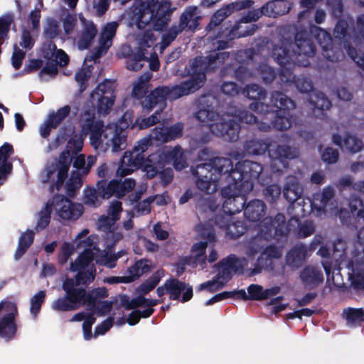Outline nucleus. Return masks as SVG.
Returning a JSON list of instances; mask_svg holds the SVG:
<instances>
[{
	"label": "nucleus",
	"instance_id": "nucleus-31",
	"mask_svg": "<svg viewBox=\"0 0 364 364\" xmlns=\"http://www.w3.org/2000/svg\"><path fill=\"white\" fill-rule=\"evenodd\" d=\"M80 20L83 24V30L77 40V44L80 50H83L88 47L95 37L97 28L92 22L87 21L82 17H80Z\"/></svg>",
	"mask_w": 364,
	"mask_h": 364
},
{
	"label": "nucleus",
	"instance_id": "nucleus-22",
	"mask_svg": "<svg viewBox=\"0 0 364 364\" xmlns=\"http://www.w3.org/2000/svg\"><path fill=\"white\" fill-rule=\"evenodd\" d=\"M201 237L206 240L205 242H196L191 249V259H194L195 263L204 262L206 258L205 249L208 247V243L215 241V235L211 228H206L203 225H200L197 228Z\"/></svg>",
	"mask_w": 364,
	"mask_h": 364
},
{
	"label": "nucleus",
	"instance_id": "nucleus-59",
	"mask_svg": "<svg viewBox=\"0 0 364 364\" xmlns=\"http://www.w3.org/2000/svg\"><path fill=\"white\" fill-rule=\"evenodd\" d=\"M322 159L328 164L335 163L338 157V153L332 148H326L321 153Z\"/></svg>",
	"mask_w": 364,
	"mask_h": 364
},
{
	"label": "nucleus",
	"instance_id": "nucleus-8",
	"mask_svg": "<svg viewBox=\"0 0 364 364\" xmlns=\"http://www.w3.org/2000/svg\"><path fill=\"white\" fill-rule=\"evenodd\" d=\"M176 9L168 0H153L146 6L141 5L136 9L137 27L139 29L145 26L161 30L169 21L170 14Z\"/></svg>",
	"mask_w": 364,
	"mask_h": 364
},
{
	"label": "nucleus",
	"instance_id": "nucleus-44",
	"mask_svg": "<svg viewBox=\"0 0 364 364\" xmlns=\"http://www.w3.org/2000/svg\"><path fill=\"white\" fill-rule=\"evenodd\" d=\"M307 255V251L303 245H299L291 250L287 256L289 264L297 266Z\"/></svg>",
	"mask_w": 364,
	"mask_h": 364
},
{
	"label": "nucleus",
	"instance_id": "nucleus-7",
	"mask_svg": "<svg viewBox=\"0 0 364 364\" xmlns=\"http://www.w3.org/2000/svg\"><path fill=\"white\" fill-rule=\"evenodd\" d=\"M359 220H363L364 222V210L358 212ZM364 229L359 231L358 237L360 240V245L363 247V252L355 253L353 255L350 262L346 260V256L340 254L338 247H342L343 244L339 242L335 245L333 252V259L336 260L338 269H342L346 267L348 279L351 284L357 289L364 288V262H360L364 258Z\"/></svg>",
	"mask_w": 364,
	"mask_h": 364
},
{
	"label": "nucleus",
	"instance_id": "nucleus-39",
	"mask_svg": "<svg viewBox=\"0 0 364 364\" xmlns=\"http://www.w3.org/2000/svg\"><path fill=\"white\" fill-rule=\"evenodd\" d=\"M102 186H105V183H98L97 190L88 188L84 191L83 202L85 204L92 207H97L100 204V197L104 198L100 189Z\"/></svg>",
	"mask_w": 364,
	"mask_h": 364
},
{
	"label": "nucleus",
	"instance_id": "nucleus-2",
	"mask_svg": "<svg viewBox=\"0 0 364 364\" xmlns=\"http://www.w3.org/2000/svg\"><path fill=\"white\" fill-rule=\"evenodd\" d=\"M229 171L230 173L228 176L234 180L235 183L223 188L222 195L225 200L223 211L225 215L218 216L215 223L224 229L227 235L234 237H238L242 232L235 230L236 225H228V223L231 220V215L240 212L244 208L245 195L252 189V183L250 180L259 176L262 171L261 166L246 161L238 164L236 168L232 170L229 159L216 158L209 164H200L196 167V184L201 191L211 193L217 188V181Z\"/></svg>",
	"mask_w": 364,
	"mask_h": 364
},
{
	"label": "nucleus",
	"instance_id": "nucleus-9",
	"mask_svg": "<svg viewBox=\"0 0 364 364\" xmlns=\"http://www.w3.org/2000/svg\"><path fill=\"white\" fill-rule=\"evenodd\" d=\"M306 33H298L296 35V43L288 41L282 43V46L274 48L273 56L278 63L283 65L292 60L299 64L306 66L309 63L299 59L302 55L310 57L314 53V47L311 41L304 37Z\"/></svg>",
	"mask_w": 364,
	"mask_h": 364
},
{
	"label": "nucleus",
	"instance_id": "nucleus-36",
	"mask_svg": "<svg viewBox=\"0 0 364 364\" xmlns=\"http://www.w3.org/2000/svg\"><path fill=\"white\" fill-rule=\"evenodd\" d=\"M301 188L299 186L297 179L294 176L287 178L284 188V196L290 203H295L300 197Z\"/></svg>",
	"mask_w": 364,
	"mask_h": 364
},
{
	"label": "nucleus",
	"instance_id": "nucleus-45",
	"mask_svg": "<svg viewBox=\"0 0 364 364\" xmlns=\"http://www.w3.org/2000/svg\"><path fill=\"white\" fill-rule=\"evenodd\" d=\"M95 157L89 156L87 159L85 160V156L79 154L75 157L74 161V167L80 171L82 173H87L90 168L95 163Z\"/></svg>",
	"mask_w": 364,
	"mask_h": 364
},
{
	"label": "nucleus",
	"instance_id": "nucleus-10",
	"mask_svg": "<svg viewBox=\"0 0 364 364\" xmlns=\"http://www.w3.org/2000/svg\"><path fill=\"white\" fill-rule=\"evenodd\" d=\"M291 6V3L287 0H273L269 1L262 7L261 10L250 11L247 15L242 18L239 24L242 23H247L248 22L255 21L259 19L262 14L269 17H276L277 16L286 14L290 11ZM240 28L241 26L238 25L231 31V35L232 37L249 36L252 34L255 30V26L251 25L248 26V30H246L244 32L241 31L239 33H235L236 30H238Z\"/></svg>",
	"mask_w": 364,
	"mask_h": 364
},
{
	"label": "nucleus",
	"instance_id": "nucleus-3",
	"mask_svg": "<svg viewBox=\"0 0 364 364\" xmlns=\"http://www.w3.org/2000/svg\"><path fill=\"white\" fill-rule=\"evenodd\" d=\"M88 233L89 230L84 229L72 242H65L61 247L58 256V262L61 264H65L69 257L76 251L82 250V252L75 262H71L70 264V270L77 272L76 280L68 279L64 282L63 288L66 293L65 296L60 297L52 302L51 308L54 311L75 310L85 302V290L77 286L93 281L95 273V269L92 262L93 259L101 265L113 268L117 259L122 256L119 252L117 255H112L105 251L102 252L96 249L97 237L95 235L87 237Z\"/></svg>",
	"mask_w": 364,
	"mask_h": 364
},
{
	"label": "nucleus",
	"instance_id": "nucleus-54",
	"mask_svg": "<svg viewBox=\"0 0 364 364\" xmlns=\"http://www.w3.org/2000/svg\"><path fill=\"white\" fill-rule=\"evenodd\" d=\"M35 43L33 36L27 29L22 31L19 45L25 49H31Z\"/></svg>",
	"mask_w": 364,
	"mask_h": 364
},
{
	"label": "nucleus",
	"instance_id": "nucleus-28",
	"mask_svg": "<svg viewBox=\"0 0 364 364\" xmlns=\"http://www.w3.org/2000/svg\"><path fill=\"white\" fill-rule=\"evenodd\" d=\"M227 266H218L217 267V277L211 281L200 284L199 289H207L213 292L221 289L230 278V271Z\"/></svg>",
	"mask_w": 364,
	"mask_h": 364
},
{
	"label": "nucleus",
	"instance_id": "nucleus-15",
	"mask_svg": "<svg viewBox=\"0 0 364 364\" xmlns=\"http://www.w3.org/2000/svg\"><path fill=\"white\" fill-rule=\"evenodd\" d=\"M254 146L255 147L253 149L255 154H262L269 149V154L272 160V168L277 171H280L282 168L286 167L285 159L294 157V154L287 146H279L276 144H271L268 146L263 142H255Z\"/></svg>",
	"mask_w": 364,
	"mask_h": 364
},
{
	"label": "nucleus",
	"instance_id": "nucleus-30",
	"mask_svg": "<svg viewBox=\"0 0 364 364\" xmlns=\"http://www.w3.org/2000/svg\"><path fill=\"white\" fill-rule=\"evenodd\" d=\"M251 1H242L232 3L219 9L212 17L210 24L217 26L220 24L225 18L232 14L235 10H241L252 5Z\"/></svg>",
	"mask_w": 364,
	"mask_h": 364
},
{
	"label": "nucleus",
	"instance_id": "nucleus-29",
	"mask_svg": "<svg viewBox=\"0 0 364 364\" xmlns=\"http://www.w3.org/2000/svg\"><path fill=\"white\" fill-rule=\"evenodd\" d=\"M311 33L314 34L322 48L325 50V53L323 55L326 58L331 61H336L342 58L343 55L340 53L336 56L331 54V53H333V50H330L329 48L331 46L332 39L326 31L322 30L317 26H314L311 28Z\"/></svg>",
	"mask_w": 364,
	"mask_h": 364
},
{
	"label": "nucleus",
	"instance_id": "nucleus-46",
	"mask_svg": "<svg viewBox=\"0 0 364 364\" xmlns=\"http://www.w3.org/2000/svg\"><path fill=\"white\" fill-rule=\"evenodd\" d=\"M55 213L54 210L48 207V203L45 208L38 213L36 230L37 231L44 229L49 223L50 215Z\"/></svg>",
	"mask_w": 364,
	"mask_h": 364
},
{
	"label": "nucleus",
	"instance_id": "nucleus-20",
	"mask_svg": "<svg viewBox=\"0 0 364 364\" xmlns=\"http://www.w3.org/2000/svg\"><path fill=\"white\" fill-rule=\"evenodd\" d=\"M272 102L277 110V118L273 126L277 129H287L291 127V122L289 114L286 115L285 110H289L294 107V102L285 95L277 92L273 95Z\"/></svg>",
	"mask_w": 364,
	"mask_h": 364
},
{
	"label": "nucleus",
	"instance_id": "nucleus-5",
	"mask_svg": "<svg viewBox=\"0 0 364 364\" xmlns=\"http://www.w3.org/2000/svg\"><path fill=\"white\" fill-rule=\"evenodd\" d=\"M82 145V136H75L69 141L67 150L61 154L59 160L49 164L42 172V181L50 183L52 188L59 189L67 178L73 155L81 150Z\"/></svg>",
	"mask_w": 364,
	"mask_h": 364
},
{
	"label": "nucleus",
	"instance_id": "nucleus-4",
	"mask_svg": "<svg viewBox=\"0 0 364 364\" xmlns=\"http://www.w3.org/2000/svg\"><path fill=\"white\" fill-rule=\"evenodd\" d=\"M149 140L144 139L137 143L132 152H125L122 159L117 175L124 176L132 173L138 167H141L148 178H152L157 173L161 174L163 181L169 183L173 178L171 169L161 171L162 166L173 162L176 169L186 167L183 154L179 147H165L161 151L150 155L145 161L141 154L147 149Z\"/></svg>",
	"mask_w": 364,
	"mask_h": 364
},
{
	"label": "nucleus",
	"instance_id": "nucleus-60",
	"mask_svg": "<svg viewBox=\"0 0 364 364\" xmlns=\"http://www.w3.org/2000/svg\"><path fill=\"white\" fill-rule=\"evenodd\" d=\"M281 194V189L277 185H272L264 191V196L269 201H273L279 198Z\"/></svg>",
	"mask_w": 364,
	"mask_h": 364
},
{
	"label": "nucleus",
	"instance_id": "nucleus-19",
	"mask_svg": "<svg viewBox=\"0 0 364 364\" xmlns=\"http://www.w3.org/2000/svg\"><path fill=\"white\" fill-rule=\"evenodd\" d=\"M333 196V189L331 188H326L323 189V191L321 193L316 194L312 201L308 200V202L305 203L306 208H302L300 203L295 204L294 205V208L296 210L298 216L299 215V211H302V216H305L314 210H316L318 213L321 211H333V204L330 202V199Z\"/></svg>",
	"mask_w": 364,
	"mask_h": 364
},
{
	"label": "nucleus",
	"instance_id": "nucleus-41",
	"mask_svg": "<svg viewBox=\"0 0 364 364\" xmlns=\"http://www.w3.org/2000/svg\"><path fill=\"white\" fill-rule=\"evenodd\" d=\"M151 264L146 260H140L136 262L129 270L127 279H130V282L139 277L143 274L149 271Z\"/></svg>",
	"mask_w": 364,
	"mask_h": 364
},
{
	"label": "nucleus",
	"instance_id": "nucleus-50",
	"mask_svg": "<svg viewBox=\"0 0 364 364\" xmlns=\"http://www.w3.org/2000/svg\"><path fill=\"white\" fill-rule=\"evenodd\" d=\"M13 18L12 14H6L0 18V43L4 39L7 38Z\"/></svg>",
	"mask_w": 364,
	"mask_h": 364
},
{
	"label": "nucleus",
	"instance_id": "nucleus-25",
	"mask_svg": "<svg viewBox=\"0 0 364 364\" xmlns=\"http://www.w3.org/2000/svg\"><path fill=\"white\" fill-rule=\"evenodd\" d=\"M117 26L118 25L116 22L108 23L104 26L100 37V46L93 56L94 60L100 58L103 53H106L112 46V38L115 35Z\"/></svg>",
	"mask_w": 364,
	"mask_h": 364
},
{
	"label": "nucleus",
	"instance_id": "nucleus-32",
	"mask_svg": "<svg viewBox=\"0 0 364 364\" xmlns=\"http://www.w3.org/2000/svg\"><path fill=\"white\" fill-rule=\"evenodd\" d=\"M12 152V146L8 143H5L0 148V185L3 183L11 171L12 165L8 162V159Z\"/></svg>",
	"mask_w": 364,
	"mask_h": 364
},
{
	"label": "nucleus",
	"instance_id": "nucleus-61",
	"mask_svg": "<svg viewBox=\"0 0 364 364\" xmlns=\"http://www.w3.org/2000/svg\"><path fill=\"white\" fill-rule=\"evenodd\" d=\"M154 33L150 31H147L140 39L139 48L142 50L145 47H151L154 43Z\"/></svg>",
	"mask_w": 364,
	"mask_h": 364
},
{
	"label": "nucleus",
	"instance_id": "nucleus-38",
	"mask_svg": "<svg viewBox=\"0 0 364 364\" xmlns=\"http://www.w3.org/2000/svg\"><path fill=\"white\" fill-rule=\"evenodd\" d=\"M84 320L82 324L83 336L85 340H90L92 338L91 327L95 321V318L92 316H87L85 313L81 312L75 314L70 321H81Z\"/></svg>",
	"mask_w": 364,
	"mask_h": 364
},
{
	"label": "nucleus",
	"instance_id": "nucleus-26",
	"mask_svg": "<svg viewBox=\"0 0 364 364\" xmlns=\"http://www.w3.org/2000/svg\"><path fill=\"white\" fill-rule=\"evenodd\" d=\"M346 23L345 21L338 22L334 29V35L336 39H341V38H344L343 41V46L348 53V55L350 58L361 68H364V53L360 51H357L354 48H350L346 46V42L348 38H346Z\"/></svg>",
	"mask_w": 364,
	"mask_h": 364
},
{
	"label": "nucleus",
	"instance_id": "nucleus-37",
	"mask_svg": "<svg viewBox=\"0 0 364 364\" xmlns=\"http://www.w3.org/2000/svg\"><path fill=\"white\" fill-rule=\"evenodd\" d=\"M43 54L45 58L48 59L55 58V61L60 66L65 65L69 60L68 55L61 49H56L53 43H49L47 48H43Z\"/></svg>",
	"mask_w": 364,
	"mask_h": 364
},
{
	"label": "nucleus",
	"instance_id": "nucleus-33",
	"mask_svg": "<svg viewBox=\"0 0 364 364\" xmlns=\"http://www.w3.org/2000/svg\"><path fill=\"white\" fill-rule=\"evenodd\" d=\"M300 277L305 286L312 288L323 282V274L318 268L314 266L306 267L301 273Z\"/></svg>",
	"mask_w": 364,
	"mask_h": 364
},
{
	"label": "nucleus",
	"instance_id": "nucleus-6",
	"mask_svg": "<svg viewBox=\"0 0 364 364\" xmlns=\"http://www.w3.org/2000/svg\"><path fill=\"white\" fill-rule=\"evenodd\" d=\"M264 255L278 258L282 255V251L274 247H267L262 251L257 247H251L247 252V258L238 259L235 256H230L218 266H227L228 269L230 271V276L232 272L242 273L245 269L250 271V275H253L260 272Z\"/></svg>",
	"mask_w": 364,
	"mask_h": 364
},
{
	"label": "nucleus",
	"instance_id": "nucleus-56",
	"mask_svg": "<svg viewBox=\"0 0 364 364\" xmlns=\"http://www.w3.org/2000/svg\"><path fill=\"white\" fill-rule=\"evenodd\" d=\"M62 22L65 34L69 35L75 28L76 18L71 14H67L65 17L62 19Z\"/></svg>",
	"mask_w": 364,
	"mask_h": 364
},
{
	"label": "nucleus",
	"instance_id": "nucleus-11",
	"mask_svg": "<svg viewBox=\"0 0 364 364\" xmlns=\"http://www.w3.org/2000/svg\"><path fill=\"white\" fill-rule=\"evenodd\" d=\"M198 120L207 123L211 131L217 135L223 136L229 141L237 139V126L228 125L227 115L219 117L213 110L202 109L196 114Z\"/></svg>",
	"mask_w": 364,
	"mask_h": 364
},
{
	"label": "nucleus",
	"instance_id": "nucleus-17",
	"mask_svg": "<svg viewBox=\"0 0 364 364\" xmlns=\"http://www.w3.org/2000/svg\"><path fill=\"white\" fill-rule=\"evenodd\" d=\"M285 218L282 214H278L274 220L272 219H265L260 225V237L268 239L272 237V231L275 236H279L285 234L287 231L292 230L296 225L299 226V220L297 218H292L286 227Z\"/></svg>",
	"mask_w": 364,
	"mask_h": 364
},
{
	"label": "nucleus",
	"instance_id": "nucleus-52",
	"mask_svg": "<svg viewBox=\"0 0 364 364\" xmlns=\"http://www.w3.org/2000/svg\"><path fill=\"white\" fill-rule=\"evenodd\" d=\"M59 33V26L56 21L48 19L44 27V34L47 38H53Z\"/></svg>",
	"mask_w": 364,
	"mask_h": 364
},
{
	"label": "nucleus",
	"instance_id": "nucleus-64",
	"mask_svg": "<svg viewBox=\"0 0 364 364\" xmlns=\"http://www.w3.org/2000/svg\"><path fill=\"white\" fill-rule=\"evenodd\" d=\"M113 320L108 318L97 326L95 328V336L105 334L112 326Z\"/></svg>",
	"mask_w": 364,
	"mask_h": 364
},
{
	"label": "nucleus",
	"instance_id": "nucleus-57",
	"mask_svg": "<svg viewBox=\"0 0 364 364\" xmlns=\"http://www.w3.org/2000/svg\"><path fill=\"white\" fill-rule=\"evenodd\" d=\"M58 125L53 122V119L48 117L47 119L40 127V134L46 138L50 134L51 129L55 128Z\"/></svg>",
	"mask_w": 364,
	"mask_h": 364
},
{
	"label": "nucleus",
	"instance_id": "nucleus-42",
	"mask_svg": "<svg viewBox=\"0 0 364 364\" xmlns=\"http://www.w3.org/2000/svg\"><path fill=\"white\" fill-rule=\"evenodd\" d=\"M265 205L261 200H255L250 203L245 210V214L251 220H256L259 218L264 213Z\"/></svg>",
	"mask_w": 364,
	"mask_h": 364
},
{
	"label": "nucleus",
	"instance_id": "nucleus-13",
	"mask_svg": "<svg viewBox=\"0 0 364 364\" xmlns=\"http://www.w3.org/2000/svg\"><path fill=\"white\" fill-rule=\"evenodd\" d=\"M199 15L198 9L195 6H190L181 15L180 24L178 26L172 27L168 32L164 35L162 41L159 46L160 52H163L164 48L168 46L176 36L183 29L188 28L194 30L198 26Z\"/></svg>",
	"mask_w": 364,
	"mask_h": 364
},
{
	"label": "nucleus",
	"instance_id": "nucleus-51",
	"mask_svg": "<svg viewBox=\"0 0 364 364\" xmlns=\"http://www.w3.org/2000/svg\"><path fill=\"white\" fill-rule=\"evenodd\" d=\"M310 100L320 109H326L331 106V102L322 93H312Z\"/></svg>",
	"mask_w": 364,
	"mask_h": 364
},
{
	"label": "nucleus",
	"instance_id": "nucleus-49",
	"mask_svg": "<svg viewBox=\"0 0 364 364\" xmlns=\"http://www.w3.org/2000/svg\"><path fill=\"white\" fill-rule=\"evenodd\" d=\"M236 119H239L242 122H245L247 124H252L256 122V117L252 114H249L245 111L240 112V114L237 116H230L227 115V121L228 120V125L232 124L233 126H238L237 123L232 124V121L234 122ZM239 129V127H237V130Z\"/></svg>",
	"mask_w": 364,
	"mask_h": 364
},
{
	"label": "nucleus",
	"instance_id": "nucleus-1",
	"mask_svg": "<svg viewBox=\"0 0 364 364\" xmlns=\"http://www.w3.org/2000/svg\"><path fill=\"white\" fill-rule=\"evenodd\" d=\"M228 57L225 52L212 54L208 59L203 57L196 58L192 65V77L191 80L181 82L172 88L162 87L156 88L145 99L141 100L143 109L147 112L158 107L155 112L148 117H139L132 124L134 115L132 112H127L119 122V124H110L105 126L101 122L93 121L94 110L85 112L81 118L83 130L90 129V141L95 150L106 151L109 148L113 152L125 149L127 146V133L125 129L132 124V127L140 129H146L161 119L160 112L165 107V100H176L187 95L201 87L205 80V70H213L221 65Z\"/></svg>",
	"mask_w": 364,
	"mask_h": 364
},
{
	"label": "nucleus",
	"instance_id": "nucleus-47",
	"mask_svg": "<svg viewBox=\"0 0 364 364\" xmlns=\"http://www.w3.org/2000/svg\"><path fill=\"white\" fill-rule=\"evenodd\" d=\"M45 297L46 292L43 291H38L31 297L30 311L33 317H36L39 312Z\"/></svg>",
	"mask_w": 364,
	"mask_h": 364
},
{
	"label": "nucleus",
	"instance_id": "nucleus-40",
	"mask_svg": "<svg viewBox=\"0 0 364 364\" xmlns=\"http://www.w3.org/2000/svg\"><path fill=\"white\" fill-rule=\"evenodd\" d=\"M151 78L150 73H145L141 75L133 85L132 95L138 98L142 99L148 90V82ZM145 97L144 98V100Z\"/></svg>",
	"mask_w": 364,
	"mask_h": 364
},
{
	"label": "nucleus",
	"instance_id": "nucleus-18",
	"mask_svg": "<svg viewBox=\"0 0 364 364\" xmlns=\"http://www.w3.org/2000/svg\"><path fill=\"white\" fill-rule=\"evenodd\" d=\"M90 97L92 107H97L100 113L107 114L112 107L115 98L112 82L106 81L100 84Z\"/></svg>",
	"mask_w": 364,
	"mask_h": 364
},
{
	"label": "nucleus",
	"instance_id": "nucleus-48",
	"mask_svg": "<svg viewBox=\"0 0 364 364\" xmlns=\"http://www.w3.org/2000/svg\"><path fill=\"white\" fill-rule=\"evenodd\" d=\"M344 314L349 323L364 321V311L361 309H348L344 311Z\"/></svg>",
	"mask_w": 364,
	"mask_h": 364
},
{
	"label": "nucleus",
	"instance_id": "nucleus-16",
	"mask_svg": "<svg viewBox=\"0 0 364 364\" xmlns=\"http://www.w3.org/2000/svg\"><path fill=\"white\" fill-rule=\"evenodd\" d=\"M17 314L16 304L10 301L0 302V337L9 340L16 331L14 318Z\"/></svg>",
	"mask_w": 364,
	"mask_h": 364
},
{
	"label": "nucleus",
	"instance_id": "nucleus-27",
	"mask_svg": "<svg viewBox=\"0 0 364 364\" xmlns=\"http://www.w3.org/2000/svg\"><path fill=\"white\" fill-rule=\"evenodd\" d=\"M182 130L183 125L178 123L168 128L164 127L156 128L151 132L150 136L152 139L159 142H167L181 136Z\"/></svg>",
	"mask_w": 364,
	"mask_h": 364
},
{
	"label": "nucleus",
	"instance_id": "nucleus-24",
	"mask_svg": "<svg viewBox=\"0 0 364 364\" xmlns=\"http://www.w3.org/2000/svg\"><path fill=\"white\" fill-rule=\"evenodd\" d=\"M156 304V301L153 299H146L141 296L133 299L130 304V308L146 306L147 309L143 311L138 310L132 312L127 318L128 323L132 326L135 325L139 322L141 317H149L153 313L151 307Z\"/></svg>",
	"mask_w": 364,
	"mask_h": 364
},
{
	"label": "nucleus",
	"instance_id": "nucleus-23",
	"mask_svg": "<svg viewBox=\"0 0 364 364\" xmlns=\"http://www.w3.org/2000/svg\"><path fill=\"white\" fill-rule=\"evenodd\" d=\"M134 186L135 181L131 178H127L123 182L114 180L107 184L105 183V186H102L100 189L104 198H109L112 195L119 198L132 190Z\"/></svg>",
	"mask_w": 364,
	"mask_h": 364
},
{
	"label": "nucleus",
	"instance_id": "nucleus-63",
	"mask_svg": "<svg viewBox=\"0 0 364 364\" xmlns=\"http://www.w3.org/2000/svg\"><path fill=\"white\" fill-rule=\"evenodd\" d=\"M107 290L105 287L96 289L92 291L90 296V302L96 305L98 299L107 297Z\"/></svg>",
	"mask_w": 364,
	"mask_h": 364
},
{
	"label": "nucleus",
	"instance_id": "nucleus-53",
	"mask_svg": "<svg viewBox=\"0 0 364 364\" xmlns=\"http://www.w3.org/2000/svg\"><path fill=\"white\" fill-rule=\"evenodd\" d=\"M243 94L252 100H260L264 95L262 89L257 85L248 86L246 90H243Z\"/></svg>",
	"mask_w": 364,
	"mask_h": 364
},
{
	"label": "nucleus",
	"instance_id": "nucleus-43",
	"mask_svg": "<svg viewBox=\"0 0 364 364\" xmlns=\"http://www.w3.org/2000/svg\"><path fill=\"white\" fill-rule=\"evenodd\" d=\"M33 241V232L31 230H27L23 232L18 242V247L15 252L16 259H18L27 250Z\"/></svg>",
	"mask_w": 364,
	"mask_h": 364
},
{
	"label": "nucleus",
	"instance_id": "nucleus-62",
	"mask_svg": "<svg viewBox=\"0 0 364 364\" xmlns=\"http://www.w3.org/2000/svg\"><path fill=\"white\" fill-rule=\"evenodd\" d=\"M70 109L69 106H65L60 109L56 113L49 114L48 117L50 118L53 119V120L55 119L56 118H58V121H56L55 122V124L58 125L60 123V122L67 117V115L70 112Z\"/></svg>",
	"mask_w": 364,
	"mask_h": 364
},
{
	"label": "nucleus",
	"instance_id": "nucleus-35",
	"mask_svg": "<svg viewBox=\"0 0 364 364\" xmlns=\"http://www.w3.org/2000/svg\"><path fill=\"white\" fill-rule=\"evenodd\" d=\"M279 287H273L269 289H263L257 284H251L248 289L249 299L255 300H264L272 296L277 295L280 291Z\"/></svg>",
	"mask_w": 364,
	"mask_h": 364
},
{
	"label": "nucleus",
	"instance_id": "nucleus-14",
	"mask_svg": "<svg viewBox=\"0 0 364 364\" xmlns=\"http://www.w3.org/2000/svg\"><path fill=\"white\" fill-rule=\"evenodd\" d=\"M48 207L63 220H76L83 212V207L80 203H75L63 196H56L48 201Z\"/></svg>",
	"mask_w": 364,
	"mask_h": 364
},
{
	"label": "nucleus",
	"instance_id": "nucleus-34",
	"mask_svg": "<svg viewBox=\"0 0 364 364\" xmlns=\"http://www.w3.org/2000/svg\"><path fill=\"white\" fill-rule=\"evenodd\" d=\"M333 141L336 145L346 148L351 152H358L363 148L362 141L355 136L349 134H346L343 139L341 136L335 134L333 136Z\"/></svg>",
	"mask_w": 364,
	"mask_h": 364
},
{
	"label": "nucleus",
	"instance_id": "nucleus-12",
	"mask_svg": "<svg viewBox=\"0 0 364 364\" xmlns=\"http://www.w3.org/2000/svg\"><path fill=\"white\" fill-rule=\"evenodd\" d=\"M121 211V203L114 201L109 207L107 215H102L99 219L98 225L106 233L105 240L108 247L114 246L122 237V234L114 227V223L119 218Z\"/></svg>",
	"mask_w": 364,
	"mask_h": 364
},
{
	"label": "nucleus",
	"instance_id": "nucleus-55",
	"mask_svg": "<svg viewBox=\"0 0 364 364\" xmlns=\"http://www.w3.org/2000/svg\"><path fill=\"white\" fill-rule=\"evenodd\" d=\"M25 58V52L21 50L16 45L14 47V52L11 58L12 65L15 69H18Z\"/></svg>",
	"mask_w": 364,
	"mask_h": 364
},
{
	"label": "nucleus",
	"instance_id": "nucleus-58",
	"mask_svg": "<svg viewBox=\"0 0 364 364\" xmlns=\"http://www.w3.org/2000/svg\"><path fill=\"white\" fill-rule=\"evenodd\" d=\"M90 67L87 66L76 73L75 80L79 83L81 91L85 89V87H82V84L90 77Z\"/></svg>",
	"mask_w": 364,
	"mask_h": 364
},
{
	"label": "nucleus",
	"instance_id": "nucleus-21",
	"mask_svg": "<svg viewBox=\"0 0 364 364\" xmlns=\"http://www.w3.org/2000/svg\"><path fill=\"white\" fill-rule=\"evenodd\" d=\"M159 296L168 294L172 299H178L181 294H183L181 301L186 302L190 300L193 296V289L188 284L179 282L176 279L167 281L164 286L157 289Z\"/></svg>",
	"mask_w": 364,
	"mask_h": 364
}]
</instances>
